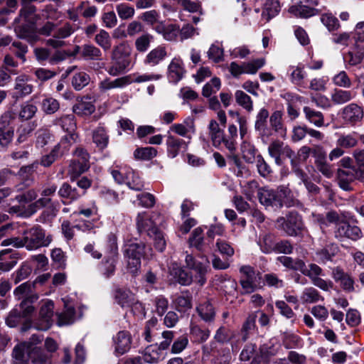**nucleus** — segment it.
<instances>
[{
  "label": "nucleus",
  "instance_id": "6ab92c4d",
  "mask_svg": "<svg viewBox=\"0 0 364 364\" xmlns=\"http://www.w3.org/2000/svg\"><path fill=\"white\" fill-rule=\"evenodd\" d=\"M112 65L107 69V72L112 76H117L129 68L131 64L130 58L110 55Z\"/></svg>",
  "mask_w": 364,
  "mask_h": 364
},
{
  "label": "nucleus",
  "instance_id": "4468645a",
  "mask_svg": "<svg viewBox=\"0 0 364 364\" xmlns=\"http://www.w3.org/2000/svg\"><path fill=\"white\" fill-rule=\"evenodd\" d=\"M56 190L55 184H48L44 186L41 193V197L30 205L31 213H33L38 209L49 205L51 202V196L55 195Z\"/></svg>",
  "mask_w": 364,
  "mask_h": 364
},
{
  "label": "nucleus",
  "instance_id": "72a5a7b5",
  "mask_svg": "<svg viewBox=\"0 0 364 364\" xmlns=\"http://www.w3.org/2000/svg\"><path fill=\"white\" fill-rule=\"evenodd\" d=\"M77 50L80 52V56L85 60H100L102 55L99 48L91 44H85L81 47L77 46Z\"/></svg>",
  "mask_w": 364,
  "mask_h": 364
},
{
  "label": "nucleus",
  "instance_id": "c9c22d12",
  "mask_svg": "<svg viewBox=\"0 0 364 364\" xmlns=\"http://www.w3.org/2000/svg\"><path fill=\"white\" fill-rule=\"evenodd\" d=\"M132 168L124 164H114L110 168V173L114 180L119 184H122L126 181V178Z\"/></svg>",
  "mask_w": 364,
  "mask_h": 364
},
{
  "label": "nucleus",
  "instance_id": "f704fd0d",
  "mask_svg": "<svg viewBox=\"0 0 364 364\" xmlns=\"http://www.w3.org/2000/svg\"><path fill=\"white\" fill-rule=\"evenodd\" d=\"M95 110V107L92 102L87 98H82L73 107V111L79 116H88L92 114Z\"/></svg>",
  "mask_w": 364,
  "mask_h": 364
},
{
  "label": "nucleus",
  "instance_id": "7c9ffc66",
  "mask_svg": "<svg viewBox=\"0 0 364 364\" xmlns=\"http://www.w3.org/2000/svg\"><path fill=\"white\" fill-rule=\"evenodd\" d=\"M170 131L175 134L191 139V134L195 132L194 122L192 119H187L181 124H173L170 127Z\"/></svg>",
  "mask_w": 364,
  "mask_h": 364
},
{
  "label": "nucleus",
  "instance_id": "1a4fd4ad",
  "mask_svg": "<svg viewBox=\"0 0 364 364\" xmlns=\"http://www.w3.org/2000/svg\"><path fill=\"white\" fill-rule=\"evenodd\" d=\"M337 178L339 186L344 191L350 189V183L355 179H364V174L357 168H338Z\"/></svg>",
  "mask_w": 364,
  "mask_h": 364
},
{
  "label": "nucleus",
  "instance_id": "774afa93",
  "mask_svg": "<svg viewBox=\"0 0 364 364\" xmlns=\"http://www.w3.org/2000/svg\"><path fill=\"white\" fill-rule=\"evenodd\" d=\"M354 39L358 49H364V21L358 23L355 28Z\"/></svg>",
  "mask_w": 364,
  "mask_h": 364
},
{
  "label": "nucleus",
  "instance_id": "bf43d9fd",
  "mask_svg": "<svg viewBox=\"0 0 364 364\" xmlns=\"http://www.w3.org/2000/svg\"><path fill=\"white\" fill-rule=\"evenodd\" d=\"M197 311L201 318L205 321H210L214 318V309L209 301H206L198 306Z\"/></svg>",
  "mask_w": 364,
  "mask_h": 364
},
{
  "label": "nucleus",
  "instance_id": "9b49d317",
  "mask_svg": "<svg viewBox=\"0 0 364 364\" xmlns=\"http://www.w3.org/2000/svg\"><path fill=\"white\" fill-rule=\"evenodd\" d=\"M363 108L355 103H350L343 108L341 117L344 122L348 125H354L360 122L363 118Z\"/></svg>",
  "mask_w": 364,
  "mask_h": 364
},
{
  "label": "nucleus",
  "instance_id": "423d86ee",
  "mask_svg": "<svg viewBox=\"0 0 364 364\" xmlns=\"http://www.w3.org/2000/svg\"><path fill=\"white\" fill-rule=\"evenodd\" d=\"M161 220L160 214L157 213H140L136 219L137 230L139 232H146L148 235H152L154 232L159 230L158 225Z\"/></svg>",
  "mask_w": 364,
  "mask_h": 364
},
{
  "label": "nucleus",
  "instance_id": "6e6552de",
  "mask_svg": "<svg viewBox=\"0 0 364 364\" xmlns=\"http://www.w3.org/2000/svg\"><path fill=\"white\" fill-rule=\"evenodd\" d=\"M54 304L50 300L45 301L40 309L39 320L35 323V328L40 331H46L52 325Z\"/></svg>",
  "mask_w": 364,
  "mask_h": 364
},
{
  "label": "nucleus",
  "instance_id": "9d476101",
  "mask_svg": "<svg viewBox=\"0 0 364 364\" xmlns=\"http://www.w3.org/2000/svg\"><path fill=\"white\" fill-rule=\"evenodd\" d=\"M277 223L278 228H282L289 235H296L301 228V218L294 212L290 213L287 218L283 217L278 218Z\"/></svg>",
  "mask_w": 364,
  "mask_h": 364
},
{
  "label": "nucleus",
  "instance_id": "bb28decb",
  "mask_svg": "<svg viewBox=\"0 0 364 364\" xmlns=\"http://www.w3.org/2000/svg\"><path fill=\"white\" fill-rule=\"evenodd\" d=\"M30 77L22 74L15 79L14 90L18 96H25L31 94L33 91V85L29 83Z\"/></svg>",
  "mask_w": 364,
  "mask_h": 364
},
{
  "label": "nucleus",
  "instance_id": "49530a36",
  "mask_svg": "<svg viewBox=\"0 0 364 364\" xmlns=\"http://www.w3.org/2000/svg\"><path fill=\"white\" fill-rule=\"evenodd\" d=\"M315 166L317 170L326 178H331L333 176L332 166L326 161L325 154H319L316 156Z\"/></svg>",
  "mask_w": 364,
  "mask_h": 364
},
{
  "label": "nucleus",
  "instance_id": "58836bf2",
  "mask_svg": "<svg viewBox=\"0 0 364 364\" xmlns=\"http://www.w3.org/2000/svg\"><path fill=\"white\" fill-rule=\"evenodd\" d=\"M269 117V112L265 108L259 110L257 115L255 122V129L259 132L262 136H269L270 135L269 130L266 127L267 119Z\"/></svg>",
  "mask_w": 364,
  "mask_h": 364
},
{
  "label": "nucleus",
  "instance_id": "393cba45",
  "mask_svg": "<svg viewBox=\"0 0 364 364\" xmlns=\"http://www.w3.org/2000/svg\"><path fill=\"white\" fill-rule=\"evenodd\" d=\"M167 56V51L164 46H159L152 49L145 57L144 63L151 67L156 66L162 62Z\"/></svg>",
  "mask_w": 364,
  "mask_h": 364
},
{
  "label": "nucleus",
  "instance_id": "f3484780",
  "mask_svg": "<svg viewBox=\"0 0 364 364\" xmlns=\"http://www.w3.org/2000/svg\"><path fill=\"white\" fill-rule=\"evenodd\" d=\"M31 343L32 341L23 342L14 347L12 353L14 364H28L31 351Z\"/></svg>",
  "mask_w": 364,
  "mask_h": 364
},
{
  "label": "nucleus",
  "instance_id": "5fc2aeb1",
  "mask_svg": "<svg viewBox=\"0 0 364 364\" xmlns=\"http://www.w3.org/2000/svg\"><path fill=\"white\" fill-rule=\"evenodd\" d=\"M228 135L225 136V146L228 151H234L237 149L236 139L237 137V128L234 124L228 127Z\"/></svg>",
  "mask_w": 364,
  "mask_h": 364
},
{
  "label": "nucleus",
  "instance_id": "13d9d810",
  "mask_svg": "<svg viewBox=\"0 0 364 364\" xmlns=\"http://www.w3.org/2000/svg\"><path fill=\"white\" fill-rule=\"evenodd\" d=\"M132 50L130 44L124 41L114 46L110 55L130 58Z\"/></svg>",
  "mask_w": 364,
  "mask_h": 364
},
{
  "label": "nucleus",
  "instance_id": "de8ad7c7",
  "mask_svg": "<svg viewBox=\"0 0 364 364\" xmlns=\"http://www.w3.org/2000/svg\"><path fill=\"white\" fill-rule=\"evenodd\" d=\"M92 139L93 142L100 149H104L108 144L109 137L106 130L102 127H99L94 130Z\"/></svg>",
  "mask_w": 364,
  "mask_h": 364
},
{
  "label": "nucleus",
  "instance_id": "338daca9",
  "mask_svg": "<svg viewBox=\"0 0 364 364\" xmlns=\"http://www.w3.org/2000/svg\"><path fill=\"white\" fill-rule=\"evenodd\" d=\"M156 154V149L151 146L136 149L134 153V157L136 159L142 160H150L155 157Z\"/></svg>",
  "mask_w": 364,
  "mask_h": 364
},
{
  "label": "nucleus",
  "instance_id": "c03bdc74",
  "mask_svg": "<svg viewBox=\"0 0 364 364\" xmlns=\"http://www.w3.org/2000/svg\"><path fill=\"white\" fill-rule=\"evenodd\" d=\"M306 119L314 126L321 127L324 125V117L321 112L316 111L309 107H304Z\"/></svg>",
  "mask_w": 364,
  "mask_h": 364
},
{
  "label": "nucleus",
  "instance_id": "a19ab883",
  "mask_svg": "<svg viewBox=\"0 0 364 364\" xmlns=\"http://www.w3.org/2000/svg\"><path fill=\"white\" fill-rule=\"evenodd\" d=\"M183 145H186L183 139H178L172 135H168L166 139L168 156L173 159L178 156Z\"/></svg>",
  "mask_w": 364,
  "mask_h": 364
},
{
  "label": "nucleus",
  "instance_id": "052dcab7",
  "mask_svg": "<svg viewBox=\"0 0 364 364\" xmlns=\"http://www.w3.org/2000/svg\"><path fill=\"white\" fill-rule=\"evenodd\" d=\"M237 103L248 112L253 109L252 101L250 97L242 90H237L235 94Z\"/></svg>",
  "mask_w": 364,
  "mask_h": 364
},
{
  "label": "nucleus",
  "instance_id": "20e7f679",
  "mask_svg": "<svg viewBox=\"0 0 364 364\" xmlns=\"http://www.w3.org/2000/svg\"><path fill=\"white\" fill-rule=\"evenodd\" d=\"M289 192L287 188H279L277 190L262 188L258 191L259 202L267 208H280L285 203L284 198Z\"/></svg>",
  "mask_w": 364,
  "mask_h": 364
},
{
  "label": "nucleus",
  "instance_id": "e2e57ef3",
  "mask_svg": "<svg viewBox=\"0 0 364 364\" xmlns=\"http://www.w3.org/2000/svg\"><path fill=\"white\" fill-rule=\"evenodd\" d=\"M321 21L329 31L337 30L339 26V21L332 14H323L321 16Z\"/></svg>",
  "mask_w": 364,
  "mask_h": 364
},
{
  "label": "nucleus",
  "instance_id": "a211bd4d",
  "mask_svg": "<svg viewBox=\"0 0 364 364\" xmlns=\"http://www.w3.org/2000/svg\"><path fill=\"white\" fill-rule=\"evenodd\" d=\"M277 353V349L272 343H264L259 347V352L253 358L250 364H269L270 358Z\"/></svg>",
  "mask_w": 364,
  "mask_h": 364
},
{
  "label": "nucleus",
  "instance_id": "6e6d98bb",
  "mask_svg": "<svg viewBox=\"0 0 364 364\" xmlns=\"http://www.w3.org/2000/svg\"><path fill=\"white\" fill-rule=\"evenodd\" d=\"M59 108V102L52 97H46L41 102V109L47 114L55 113Z\"/></svg>",
  "mask_w": 364,
  "mask_h": 364
},
{
  "label": "nucleus",
  "instance_id": "4c0bfd02",
  "mask_svg": "<svg viewBox=\"0 0 364 364\" xmlns=\"http://www.w3.org/2000/svg\"><path fill=\"white\" fill-rule=\"evenodd\" d=\"M65 310L63 313L58 314V326L68 325L73 323L75 320V311L72 305H70L66 299H63Z\"/></svg>",
  "mask_w": 364,
  "mask_h": 364
},
{
  "label": "nucleus",
  "instance_id": "39448f33",
  "mask_svg": "<svg viewBox=\"0 0 364 364\" xmlns=\"http://www.w3.org/2000/svg\"><path fill=\"white\" fill-rule=\"evenodd\" d=\"M90 168L89 154L82 148H77L74 152V159L68 167V174L73 180L85 172Z\"/></svg>",
  "mask_w": 364,
  "mask_h": 364
},
{
  "label": "nucleus",
  "instance_id": "412c9836",
  "mask_svg": "<svg viewBox=\"0 0 364 364\" xmlns=\"http://www.w3.org/2000/svg\"><path fill=\"white\" fill-rule=\"evenodd\" d=\"M118 248L115 240H112L109 256L106 257L105 262L103 263L102 269L103 274L109 278L113 275L115 271L116 257L117 256Z\"/></svg>",
  "mask_w": 364,
  "mask_h": 364
},
{
  "label": "nucleus",
  "instance_id": "09e8293b",
  "mask_svg": "<svg viewBox=\"0 0 364 364\" xmlns=\"http://www.w3.org/2000/svg\"><path fill=\"white\" fill-rule=\"evenodd\" d=\"M95 42L104 50L107 51L112 47V38L109 33L104 30L100 29L95 37Z\"/></svg>",
  "mask_w": 364,
  "mask_h": 364
},
{
  "label": "nucleus",
  "instance_id": "69168bd1",
  "mask_svg": "<svg viewBox=\"0 0 364 364\" xmlns=\"http://www.w3.org/2000/svg\"><path fill=\"white\" fill-rule=\"evenodd\" d=\"M36 125L34 122H26L22 124L18 129V141L23 142L31 135Z\"/></svg>",
  "mask_w": 364,
  "mask_h": 364
},
{
  "label": "nucleus",
  "instance_id": "5701e85b",
  "mask_svg": "<svg viewBox=\"0 0 364 364\" xmlns=\"http://www.w3.org/2000/svg\"><path fill=\"white\" fill-rule=\"evenodd\" d=\"M332 276L336 282H339L341 287L346 291H354V280L352 277L345 272L342 269L336 267L333 270Z\"/></svg>",
  "mask_w": 364,
  "mask_h": 364
},
{
  "label": "nucleus",
  "instance_id": "f8f14e48",
  "mask_svg": "<svg viewBox=\"0 0 364 364\" xmlns=\"http://www.w3.org/2000/svg\"><path fill=\"white\" fill-rule=\"evenodd\" d=\"M335 235L338 238L346 237L353 240H357L361 237L362 232L358 226L350 225L344 220L337 223Z\"/></svg>",
  "mask_w": 364,
  "mask_h": 364
},
{
  "label": "nucleus",
  "instance_id": "0eeeda50",
  "mask_svg": "<svg viewBox=\"0 0 364 364\" xmlns=\"http://www.w3.org/2000/svg\"><path fill=\"white\" fill-rule=\"evenodd\" d=\"M268 152L271 157L274 159L275 163L280 166L282 164V157H287L291 160L294 158V152L288 145L280 141H272L269 147Z\"/></svg>",
  "mask_w": 364,
  "mask_h": 364
},
{
  "label": "nucleus",
  "instance_id": "0e129e2a",
  "mask_svg": "<svg viewBox=\"0 0 364 364\" xmlns=\"http://www.w3.org/2000/svg\"><path fill=\"white\" fill-rule=\"evenodd\" d=\"M153 40V36L151 34L145 33L138 37L134 43L136 50L140 53L146 52Z\"/></svg>",
  "mask_w": 364,
  "mask_h": 364
},
{
  "label": "nucleus",
  "instance_id": "603ef678",
  "mask_svg": "<svg viewBox=\"0 0 364 364\" xmlns=\"http://www.w3.org/2000/svg\"><path fill=\"white\" fill-rule=\"evenodd\" d=\"M241 152L243 159L247 163H253L257 159V149L250 142L244 141L242 143Z\"/></svg>",
  "mask_w": 364,
  "mask_h": 364
},
{
  "label": "nucleus",
  "instance_id": "c85d7f7f",
  "mask_svg": "<svg viewBox=\"0 0 364 364\" xmlns=\"http://www.w3.org/2000/svg\"><path fill=\"white\" fill-rule=\"evenodd\" d=\"M114 298L122 307L131 306L136 301L134 294L130 290L122 288L115 289Z\"/></svg>",
  "mask_w": 364,
  "mask_h": 364
},
{
  "label": "nucleus",
  "instance_id": "473e14b6",
  "mask_svg": "<svg viewBox=\"0 0 364 364\" xmlns=\"http://www.w3.org/2000/svg\"><path fill=\"white\" fill-rule=\"evenodd\" d=\"M272 129L282 138L287 136V128L282 122V114L280 111H275L269 118Z\"/></svg>",
  "mask_w": 364,
  "mask_h": 364
},
{
  "label": "nucleus",
  "instance_id": "680f3d73",
  "mask_svg": "<svg viewBox=\"0 0 364 364\" xmlns=\"http://www.w3.org/2000/svg\"><path fill=\"white\" fill-rule=\"evenodd\" d=\"M163 358L161 353L156 347L150 346L146 348L143 355V360L148 363H155L159 362Z\"/></svg>",
  "mask_w": 364,
  "mask_h": 364
},
{
  "label": "nucleus",
  "instance_id": "c756f323",
  "mask_svg": "<svg viewBox=\"0 0 364 364\" xmlns=\"http://www.w3.org/2000/svg\"><path fill=\"white\" fill-rule=\"evenodd\" d=\"M336 146H341L343 150L353 149L358 144V134L356 132L336 134Z\"/></svg>",
  "mask_w": 364,
  "mask_h": 364
},
{
  "label": "nucleus",
  "instance_id": "e433bc0d",
  "mask_svg": "<svg viewBox=\"0 0 364 364\" xmlns=\"http://www.w3.org/2000/svg\"><path fill=\"white\" fill-rule=\"evenodd\" d=\"M191 295L188 292H182L173 300L176 309L179 312H186L192 308Z\"/></svg>",
  "mask_w": 364,
  "mask_h": 364
},
{
  "label": "nucleus",
  "instance_id": "ea45409f",
  "mask_svg": "<svg viewBox=\"0 0 364 364\" xmlns=\"http://www.w3.org/2000/svg\"><path fill=\"white\" fill-rule=\"evenodd\" d=\"M188 242L190 247H195L199 251L203 250L204 246V235L203 230L201 227H198L193 230Z\"/></svg>",
  "mask_w": 364,
  "mask_h": 364
},
{
  "label": "nucleus",
  "instance_id": "37998d69",
  "mask_svg": "<svg viewBox=\"0 0 364 364\" xmlns=\"http://www.w3.org/2000/svg\"><path fill=\"white\" fill-rule=\"evenodd\" d=\"M280 11V5L277 0H267L264 4L262 16L267 21L276 16Z\"/></svg>",
  "mask_w": 364,
  "mask_h": 364
},
{
  "label": "nucleus",
  "instance_id": "f257e3e1",
  "mask_svg": "<svg viewBox=\"0 0 364 364\" xmlns=\"http://www.w3.org/2000/svg\"><path fill=\"white\" fill-rule=\"evenodd\" d=\"M185 262L189 269L195 273L194 277L190 276L181 267L175 264L170 268V274L182 285H188L193 281L203 285L206 282V274L210 270V262L206 255H199L197 257L187 254Z\"/></svg>",
  "mask_w": 364,
  "mask_h": 364
},
{
  "label": "nucleus",
  "instance_id": "4d7b16f0",
  "mask_svg": "<svg viewBox=\"0 0 364 364\" xmlns=\"http://www.w3.org/2000/svg\"><path fill=\"white\" fill-rule=\"evenodd\" d=\"M90 77L85 72L75 73L72 77V85L76 90H80L90 82Z\"/></svg>",
  "mask_w": 364,
  "mask_h": 364
},
{
  "label": "nucleus",
  "instance_id": "a878e982",
  "mask_svg": "<svg viewBox=\"0 0 364 364\" xmlns=\"http://www.w3.org/2000/svg\"><path fill=\"white\" fill-rule=\"evenodd\" d=\"M31 340H32V343L31 351L29 354L30 358L34 364H43L48 359L47 355L43 350L34 346V345L42 341V337L37 335H33Z\"/></svg>",
  "mask_w": 364,
  "mask_h": 364
},
{
  "label": "nucleus",
  "instance_id": "dca6fc26",
  "mask_svg": "<svg viewBox=\"0 0 364 364\" xmlns=\"http://www.w3.org/2000/svg\"><path fill=\"white\" fill-rule=\"evenodd\" d=\"M288 13L296 18H308L317 15L318 12L316 9L304 4L303 1H298L289 7Z\"/></svg>",
  "mask_w": 364,
  "mask_h": 364
},
{
  "label": "nucleus",
  "instance_id": "b1692460",
  "mask_svg": "<svg viewBox=\"0 0 364 364\" xmlns=\"http://www.w3.org/2000/svg\"><path fill=\"white\" fill-rule=\"evenodd\" d=\"M115 353L117 355H122L127 352L131 346V336L129 332L125 331H119L114 338Z\"/></svg>",
  "mask_w": 364,
  "mask_h": 364
},
{
  "label": "nucleus",
  "instance_id": "a18cd8bd",
  "mask_svg": "<svg viewBox=\"0 0 364 364\" xmlns=\"http://www.w3.org/2000/svg\"><path fill=\"white\" fill-rule=\"evenodd\" d=\"M289 71L290 72L291 82L299 86L302 85L304 80L306 77L304 65L299 64L296 66H290Z\"/></svg>",
  "mask_w": 364,
  "mask_h": 364
},
{
  "label": "nucleus",
  "instance_id": "3c124183",
  "mask_svg": "<svg viewBox=\"0 0 364 364\" xmlns=\"http://www.w3.org/2000/svg\"><path fill=\"white\" fill-rule=\"evenodd\" d=\"M125 184L132 190L140 191L144 188V183L141 180L139 175L134 172L132 169L129 171V173H128L126 181H124Z\"/></svg>",
  "mask_w": 364,
  "mask_h": 364
},
{
  "label": "nucleus",
  "instance_id": "f03ea898",
  "mask_svg": "<svg viewBox=\"0 0 364 364\" xmlns=\"http://www.w3.org/2000/svg\"><path fill=\"white\" fill-rule=\"evenodd\" d=\"M51 241V235H46L43 229L36 226L24 231L22 238L12 237L4 240L2 245H11L17 248L26 247L28 250H35L41 247L48 246Z\"/></svg>",
  "mask_w": 364,
  "mask_h": 364
},
{
  "label": "nucleus",
  "instance_id": "7ed1b4c3",
  "mask_svg": "<svg viewBox=\"0 0 364 364\" xmlns=\"http://www.w3.org/2000/svg\"><path fill=\"white\" fill-rule=\"evenodd\" d=\"M124 255L127 261V268L134 274L140 269L141 258H149L151 256V250L142 242H131L126 245Z\"/></svg>",
  "mask_w": 364,
  "mask_h": 364
},
{
  "label": "nucleus",
  "instance_id": "4be33fe9",
  "mask_svg": "<svg viewBox=\"0 0 364 364\" xmlns=\"http://www.w3.org/2000/svg\"><path fill=\"white\" fill-rule=\"evenodd\" d=\"M185 73L184 65L180 58L171 60L168 67V77L171 82L176 83L182 79Z\"/></svg>",
  "mask_w": 364,
  "mask_h": 364
},
{
  "label": "nucleus",
  "instance_id": "864d4df0",
  "mask_svg": "<svg viewBox=\"0 0 364 364\" xmlns=\"http://www.w3.org/2000/svg\"><path fill=\"white\" fill-rule=\"evenodd\" d=\"M78 136L75 134V132L71 133H68L67 135L63 136L60 141L55 145V146L60 151L62 154H64L65 151H67L70 146L76 143L77 141Z\"/></svg>",
  "mask_w": 364,
  "mask_h": 364
},
{
  "label": "nucleus",
  "instance_id": "2f4dec72",
  "mask_svg": "<svg viewBox=\"0 0 364 364\" xmlns=\"http://www.w3.org/2000/svg\"><path fill=\"white\" fill-rule=\"evenodd\" d=\"M34 284L31 282H24L14 289V294L17 299H31V301L38 299V296L32 294Z\"/></svg>",
  "mask_w": 364,
  "mask_h": 364
},
{
  "label": "nucleus",
  "instance_id": "2eb2a0df",
  "mask_svg": "<svg viewBox=\"0 0 364 364\" xmlns=\"http://www.w3.org/2000/svg\"><path fill=\"white\" fill-rule=\"evenodd\" d=\"M154 30L159 35H161L166 41H173L177 39L179 35L180 27L177 24H166L165 21H160V23L154 26Z\"/></svg>",
  "mask_w": 364,
  "mask_h": 364
},
{
  "label": "nucleus",
  "instance_id": "cd10ccee",
  "mask_svg": "<svg viewBox=\"0 0 364 364\" xmlns=\"http://www.w3.org/2000/svg\"><path fill=\"white\" fill-rule=\"evenodd\" d=\"M18 258L16 253L11 250H5L0 252V271L9 272L16 264Z\"/></svg>",
  "mask_w": 364,
  "mask_h": 364
},
{
  "label": "nucleus",
  "instance_id": "ddd939ff",
  "mask_svg": "<svg viewBox=\"0 0 364 364\" xmlns=\"http://www.w3.org/2000/svg\"><path fill=\"white\" fill-rule=\"evenodd\" d=\"M10 114H5L0 117V144L7 146L14 136V128L11 124Z\"/></svg>",
  "mask_w": 364,
  "mask_h": 364
},
{
  "label": "nucleus",
  "instance_id": "8fccbe9b",
  "mask_svg": "<svg viewBox=\"0 0 364 364\" xmlns=\"http://www.w3.org/2000/svg\"><path fill=\"white\" fill-rule=\"evenodd\" d=\"M355 97L353 92L345 90H335L331 95V100L336 105H342Z\"/></svg>",
  "mask_w": 364,
  "mask_h": 364
},
{
  "label": "nucleus",
  "instance_id": "79ce46f5",
  "mask_svg": "<svg viewBox=\"0 0 364 364\" xmlns=\"http://www.w3.org/2000/svg\"><path fill=\"white\" fill-rule=\"evenodd\" d=\"M54 124L60 126L65 132L71 133L76 129V123L73 114H65L54 120Z\"/></svg>",
  "mask_w": 364,
  "mask_h": 364
},
{
  "label": "nucleus",
  "instance_id": "aec40b11",
  "mask_svg": "<svg viewBox=\"0 0 364 364\" xmlns=\"http://www.w3.org/2000/svg\"><path fill=\"white\" fill-rule=\"evenodd\" d=\"M129 76H122L114 80L106 77L99 83V89L102 92H106L112 89H122L130 85Z\"/></svg>",
  "mask_w": 364,
  "mask_h": 364
}]
</instances>
